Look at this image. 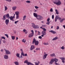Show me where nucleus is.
Listing matches in <instances>:
<instances>
[{
    "mask_svg": "<svg viewBox=\"0 0 65 65\" xmlns=\"http://www.w3.org/2000/svg\"><path fill=\"white\" fill-rule=\"evenodd\" d=\"M11 37H12V40H14V39H15V36H12Z\"/></svg>",
    "mask_w": 65,
    "mask_h": 65,
    "instance_id": "30",
    "label": "nucleus"
},
{
    "mask_svg": "<svg viewBox=\"0 0 65 65\" xmlns=\"http://www.w3.org/2000/svg\"><path fill=\"white\" fill-rule=\"evenodd\" d=\"M24 52H22L21 53V55H23V56H24Z\"/></svg>",
    "mask_w": 65,
    "mask_h": 65,
    "instance_id": "43",
    "label": "nucleus"
},
{
    "mask_svg": "<svg viewBox=\"0 0 65 65\" xmlns=\"http://www.w3.org/2000/svg\"><path fill=\"white\" fill-rule=\"evenodd\" d=\"M35 44L36 45H38L39 44V41H36Z\"/></svg>",
    "mask_w": 65,
    "mask_h": 65,
    "instance_id": "18",
    "label": "nucleus"
},
{
    "mask_svg": "<svg viewBox=\"0 0 65 65\" xmlns=\"http://www.w3.org/2000/svg\"><path fill=\"white\" fill-rule=\"evenodd\" d=\"M17 8V7L16 6H14L12 7L13 10H15Z\"/></svg>",
    "mask_w": 65,
    "mask_h": 65,
    "instance_id": "22",
    "label": "nucleus"
},
{
    "mask_svg": "<svg viewBox=\"0 0 65 65\" xmlns=\"http://www.w3.org/2000/svg\"><path fill=\"white\" fill-rule=\"evenodd\" d=\"M28 65H34L32 63H31L30 62L29 63H28Z\"/></svg>",
    "mask_w": 65,
    "mask_h": 65,
    "instance_id": "44",
    "label": "nucleus"
},
{
    "mask_svg": "<svg viewBox=\"0 0 65 65\" xmlns=\"http://www.w3.org/2000/svg\"><path fill=\"white\" fill-rule=\"evenodd\" d=\"M26 40L25 39H23L22 40V41L23 42H24V43L26 42Z\"/></svg>",
    "mask_w": 65,
    "mask_h": 65,
    "instance_id": "32",
    "label": "nucleus"
},
{
    "mask_svg": "<svg viewBox=\"0 0 65 65\" xmlns=\"http://www.w3.org/2000/svg\"><path fill=\"white\" fill-rule=\"evenodd\" d=\"M64 20H65V19L62 18L61 20L60 21V23H62V22L63 21H64Z\"/></svg>",
    "mask_w": 65,
    "mask_h": 65,
    "instance_id": "29",
    "label": "nucleus"
},
{
    "mask_svg": "<svg viewBox=\"0 0 65 65\" xmlns=\"http://www.w3.org/2000/svg\"><path fill=\"white\" fill-rule=\"evenodd\" d=\"M26 3H31V2L29 1H26Z\"/></svg>",
    "mask_w": 65,
    "mask_h": 65,
    "instance_id": "38",
    "label": "nucleus"
},
{
    "mask_svg": "<svg viewBox=\"0 0 65 65\" xmlns=\"http://www.w3.org/2000/svg\"><path fill=\"white\" fill-rule=\"evenodd\" d=\"M39 38L40 39H42V37L41 36H40L39 37Z\"/></svg>",
    "mask_w": 65,
    "mask_h": 65,
    "instance_id": "51",
    "label": "nucleus"
},
{
    "mask_svg": "<svg viewBox=\"0 0 65 65\" xmlns=\"http://www.w3.org/2000/svg\"><path fill=\"white\" fill-rule=\"evenodd\" d=\"M34 15L35 17H36V18L38 16V15H37V13H34Z\"/></svg>",
    "mask_w": 65,
    "mask_h": 65,
    "instance_id": "21",
    "label": "nucleus"
},
{
    "mask_svg": "<svg viewBox=\"0 0 65 65\" xmlns=\"http://www.w3.org/2000/svg\"><path fill=\"white\" fill-rule=\"evenodd\" d=\"M53 3L54 4H55L57 5H60L61 4V1H59L57 2V1L54 2Z\"/></svg>",
    "mask_w": 65,
    "mask_h": 65,
    "instance_id": "3",
    "label": "nucleus"
},
{
    "mask_svg": "<svg viewBox=\"0 0 65 65\" xmlns=\"http://www.w3.org/2000/svg\"><path fill=\"white\" fill-rule=\"evenodd\" d=\"M42 34L44 35H46V31H42Z\"/></svg>",
    "mask_w": 65,
    "mask_h": 65,
    "instance_id": "19",
    "label": "nucleus"
},
{
    "mask_svg": "<svg viewBox=\"0 0 65 65\" xmlns=\"http://www.w3.org/2000/svg\"><path fill=\"white\" fill-rule=\"evenodd\" d=\"M49 32H51L53 34H56L57 32L56 31H55L53 30H50L49 31Z\"/></svg>",
    "mask_w": 65,
    "mask_h": 65,
    "instance_id": "12",
    "label": "nucleus"
},
{
    "mask_svg": "<svg viewBox=\"0 0 65 65\" xmlns=\"http://www.w3.org/2000/svg\"><path fill=\"white\" fill-rule=\"evenodd\" d=\"M60 48L62 49V50H64V49H65V48H64V46H62Z\"/></svg>",
    "mask_w": 65,
    "mask_h": 65,
    "instance_id": "40",
    "label": "nucleus"
},
{
    "mask_svg": "<svg viewBox=\"0 0 65 65\" xmlns=\"http://www.w3.org/2000/svg\"><path fill=\"white\" fill-rule=\"evenodd\" d=\"M32 26L34 29V27H35V24L34 23H33L32 25Z\"/></svg>",
    "mask_w": 65,
    "mask_h": 65,
    "instance_id": "31",
    "label": "nucleus"
},
{
    "mask_svg": "<svg viewBox=\"0 0 65 65\" xmlns=\"http://www.w3.org/2000/svg\"><path fill=\"white\" fill-rule=\"evenodd\" d=\"M9 22V20L8 19H6L5 20V23L7 25H8V23Z\"/></svg>",
    "mask_w": 65,
    "mask_h": 65,
    "instance_id": "6",
    "label": "nucleus"
},
{
    "mask_svg": "<svg viewBox=\"0 0 65 65\" xmlns=\"http://www.w3.org/2000/svg\"><path fill=\"white\" fill-rule=\"evenodd\" d=\"M14 63L16 65H19V62L17 61L14 62Z\"/></svg>",
    "mask_w": 65,
    "mask_h": 65,
    "instance_id": "24",
    "label": "nucleus"
},
{
    "mask_svg": "<svg viewBox=\"0 0 65 65\" xmlns=\"http://www.w3.org/2000/svg\"><path fill=\"white\" fill-rule=\"evenodd\" d=\"M55 12H56V13L57 14H59V12L58 11V10H57V9H56L55 10Z\"/></svg>",
    "mask_w": 65,
    "mask_h": 65,
    "instance_id": "27",
    "label": "nucleus"
},
{
    "mask_svg": "<svg viewBox=\"0 0 65 65\" xmlns=\"http://www.w3.org/2000/svg\"><path fill=\"white\" fill-rule=\"evenodd\" d=\"M16 56L17 57H18V58H20V54L17 53Z\"/></svg>",
    "mask_w": 65,
    "mask_h": 65,
    "instance_id": "33",
    "label": "nucleus"
},
{
    "mask_svg": "<svg viewBox=\"0 0 65 65\" xmlns=\"http://www.w3.org/2000/svg\"><path fill=\"white\" fill-rule=\"evenodd\" d=\"M2 40V38H1V39H0V44H1V42Z\"/></svg>",
    "mask_w": 65,
    "mask_h": 65,
    "instance_id": "46",
    "label": "nucleus"
},
{
    "mask_svg": "<svg viewBox=\"0 0 65 65\" xmlns=\"http://www.w3.org/2000/svg\"><path fill=\"white\" fill-rule=\"evenodd\" d=\"M43 44L44 45H48V43H44Z\"/></svg>",
    "mask_w": 65,
    "mask_h": 65,
    "instance_id": "39",
    "label": "nucleus"
},
{
    "mask_svg": "<svg viewBox=\"0 0 65 65\" xmlns=\"http://www.w3.org/2000/svg\"><path fill=\"white\" fill-rule=\"evenodd\" d=\"M31 32L32 33H31V34H34V31H33V30H31Z\"/></svg>",
    "mask_w": 65,
    "mask_h": 65,
    "instance_id": "50",
    "label": "nucleus"
},
{
    "mask_svg": "<svg viewBox=\"0 0 65 65\" xmlns=\"http://www.w3.org/2000/svg\"><path fill=\"white\" fill-rule=\"evenodd\" d=\"M46 24H47V25H50V23H49L48 22H47L46 23Z\"/></svg>",
    "mask_w": 65,
    "mask_h": 65,
    "instance_id": "58",
    "label": "nucleus"
},
{
    "mask_svg": "<svg viewBox=\"0 0 65 65\" xmlns=\"http://www.w3.org/2000/svg\"><path fill=\"white\" fill-rule=\"evenodd\" d=\"M15 18L13 17H12V16H11V17H9V19H10V20L11 21L12 20V21H14V20H13V19H14Z\"/></svg>",
    "mask_w": 65,
    "mask_h": 65,
    "instance_id": "11",
    "label": "nucleus"
},
{
    "mask_svg": "<svg viewBox=\"0 0 65 65\" xmlns=\"http://www.w3.org/2000/svg\"><path fill=\"white\" fill-rule=\"evenodd\" d=\"M52 19H54V15H53L52 16Z\"/></svg>",
    "mask_w": 65,
    "mask_h": 65,
    "instance_id": "54",
    "label": "nucleus"
},
{
    "mask_svg": "<svg viewBox=\"0 0 65 65\" xmlns=\"http://www.w3.org/2000/svg\"><path fill=\"white\" fill-rule=\"evenodd\" d=\"M4 58L5 59H8V56L7 55H5L4 56Z\"/></svg>",
    "mask_w": 65,
    "mask_h": 65,
    "instance_id": "17",
    "label": "nucleus"
},
{
    "mask_svg": "<svg viewBox=\"0 0 65 65\" xmlns=\"http://www.w3.org/2000/svg\"><path fill=\"white\" fill-rule=\"evenodd\" d=\"M51 57H54L55 56V54L54 53H53L50 55Z\"/></svg>",
    "mask_w": 65,
    "mask_h": 65,
    "instance_id": "26",
    "label": "nucleus"
},
{
    "mask_svg": "<svg viewBox=\"0 0 65 65\" xmlns=\"http://www.w3.org/2000/svg\"><path fill=\"white\" fill-rule=\"evenodd\" d=\"M58 39V37H55L54 38H53L52 39L53 41H54V40H57V39Z\"/></svg>",
    "mask_w": 65,
    "mask_h": 65,
    "instance_id": "20",
    "label": "nucleus"
},
{
    "mask_svg": "<svg viewBox=\"0 0 65 65\" xmlns=\"http://www.w3.org/2000/svg\"><path fill=\"white\" fill-rule=\"evenodd\" d=\"M63 28H64V29H65V25H63Z\"/></svg>",
    "mask_w": 65,
    "mask_h": 65,
    "instance_id": "63",
    "label": "nucleus"
},
{
    "mask_svg": "<svg viewBox=\"0 0 65 65\" xmlns=\"http://www.w3.org/2000/svg\"><path fill=\"white\" fill-rule=\"evenodd\" d=\"M56 29L57 30H58V29H59V26H57Z\"/></svg>",
    "mask_w": 65,
    "mask_h": 65,
    "instance_id": "59",
    "label": "nucleus"
},
{
    "mask_svg": "<svg viewBox=\"0 0 65 65\" xmlns=\"http://www.w3.org/2000/svg\"><path fill=\"white\" fill-rule=\"evenodd\" d=\"M26 15H24L23 16V20L24 21L26 20Z\"/></svg>",
    "mask_w": 65,
    "mask_h": 65,
    "instance_id": "23",
    "label": "nucleus"
},
{
    "mask_svg": "<svg viewBox=\"0 0 65 65\" xmlns=\"http://www.w3.org/2000/svg\"><path fill=\"white\" fill-rule=\"evenodd\" d=\"M28 56V55H27V54H24V55L23 56Z\"/></svg>",
    "mask_w": 65,
    "mask_h": 65,
    "instance_id": "47",
    "label": "nucleus"
},
{
    "mask_svg": "<svg viewBox=\"0 0 65 65\" xmlns=\"http://www.w3.org/2000/svg\"><path fill=\"white\" fill-rule=\"evenodd\" d=\"M57 19L58 20L59 19V17L57 16H56L55 19V22H56L57 21Z\"/></svg>",
    "mask_w": 65,
    "mask_h": 65,
    "instance_id": "16",
    "label": "nucleus"
},
{
    "mask_svg": "<svg viewBox=\"0 0 65 65\" xmlns=\"http://www.w3.org/2000/svg\"><path fill=\"white\" fill-rule=\"evenodd\" d=\"M35 48V47L34 45H32L31 47L30 48V50L31 51H32L33 49H34Z\"/></svg>",
    "mask_w": 65,
    "mask_h": 65,
    "instance_id": "9",
    "label": "nucleus"
},
{
    "mask_svg": "<svg viewBox=\"0 0 65 65\" xmlns=\"http://www.w3.org/2000/svg\"><path fill=\"white\" fill-rule=\"evenodd\" d=\"M35 65H39V64L37 63V62H35Z\"/></svg>",
    "mask_w": 65,
    "mask_h": 65,
    "instance_id": "53",
    "label": "nucleus"
},
{
    "mask_svg": "<svg viewBox=\"0 0 65 65\" xmlns=\"http://www.w3.org/2000/svg\"><path fill=\"white\" fill-rule=\"evenodd\" d=\"M48 56V54H46L43 55V59H45V58H46V56Z\"/></svg>",
    "mask_w": 65,
    "mask_h": 65,
    "instance_id": "8",
    "label": "nucleus"
},
{
    "mask_svg": "<svg viewBox=\"0 0 65 65\" xmlns=\"http://www.w3.org/2000/svg\"><path fill=\"white\" fill-rule=\"evenodd\" d=\"M33 35H34V34H30L28 35V37L29 38H31L33 36Z\"/></svg>",
    "mask_w": 65,
    "mask_h": 65,
    "instance_id": "10",
    "label": "nucleus"
},
{
    "mask_svg": "<svg viewBox=\"0 0 65 65\" xmlns=\"http://www.w3.org/2000/svg\"><path fill=\"white\" fill-rule=\"evenodd\" d=\"M24 63H27V65H29V64L30 63V62H28V60H26L24 62Z\"/></svg>",
    "mask_w": 65,
    "mask_h": 65,
    "instance_id": "15",
    "label": "nucleus"
},
{
    "mask_svg": "<svg viewBox=\"0 0 65 65\" xmlns=\"http://www.w3.org/2000/svg\"><path fill=\"white\" fill-rule=\"evenodd\" d=\"M2 39H4L5 40V39H5V38L4 37H2Z\"/></svg>",
    "mask_w": 65,
    "mask_h": 65,
    "instance_id": "41",
    "label": "nucleus"
},
{
    "mask_svg": "<svg viewBox=\"0 0 65 65\" xmlns=\"http://www.w3.org/2000/svg\"><path fill=\"white\" fill-rule=\"evenodd\" d=\"M6 17L7 18H8V19H9V17H10V16H9V13H8L7 14L3 16V20L4 21L6 20Z\"/></svg>",
    "mask_w": 65,
    "mask_h": 65,
    "instance_id": "2",
    "label": "nucleus"
},
{
    "mask_svg": "<svg viewBox=\"0 0 65 65\" xmlns=\"http://www.w3.org/2000/svg\"><path fill=\"white\" fill-rule=\"evenodd\" d=\"M50 12H53V8H51L50 10Z\"/></svg>",
    "mask_w": 65,
    "mask_h": 65,
    "instance_id": "37",
    "label": "nucleus"
},
{
    "mask_svg": "<svg viewBox=\"0 0 65 65\" xmlns=\"http://www.w3.org/2000/svg\"><path fill=\"white\" fill-rule=\"evenodd\" d=\"M58 61V59L56 58H55L54 59H52L49 62V64L52 65V64H53V62H54V61L56 62H57Z\"/></svg>",
    "mask_w": 65,
    "mask_h": 65,
    "instance_id": "1",
    "label": "nucleus"
},
{
    "mask_svg": "<svg viewBox=\"0 0 65 65\" xmlns=\"http://www.w3.org/2000/svg\"><path fill=\"white\" fill-rule=\"evenodd\" d=\"M3 41L4 43H5V42H6V41L5 40H3Z\"/></svg>",
    "mask_w": 65,
    "mask_h": 65,
    "instance_id": "62",
    "label": "nucleus"
},
{
    "mask_svg": "<svg viewBox=\"0 0 65 65\" xmlns=\"http://www.w3.org/2000/svg\"><path fill=\"white\" fill-rule=\"evenodd\" d=\"M19 18H20V15H16V19H19Z\"/></svg>",
    "mask_w": 65,
    "mask_h": 65,
    "instance_id": "28",
    "label": "nucleus"
},
{
    "mask_svg": "<svg viewBox=\"0 0 65 65\" xmlns=\"http://www.w3.org/2000/svg\"><path fill=\"white\" fill-rule=\"evenodd\" d=\"M5 51L6 52V55H8L9 54H10L11 53H10V52L8 50H7L5 49Z\"/></svg>",
    "mask_w": 65,
    "mask_h": 65,
    "instance_id": "4",
    "label": "nucleus"
},
{
    "mask_svg": "<svg viewBox=\"0 0 65 65\" xmlns=\"http://www.w3.org/2000/svg\"><path fill=\"white\" fill-rule=\"evenodd\" d=\"M37 11V10H34V12H36Z\"/></svg>",
    "mask_w": 65,
    "mask_h": 65,
    "instance_id": "61",
    "label": "nucleus"
},
{
    "mask_svg": "<svg viewBox=\"0 0 65 65\" xmlns=\"http://www.w3.org/2000/svg\"><path fill=\"white\" fill-rule=\"evenodd\" d=\"M38 35H40V32H39V31H38Z\"/></svg>",
    "mask_w": 65,
    "mask_h": 65,
    "instance_id": "57",
    "label": "nucleus"
},
{
    "mask_svg": "<svg viewBox=\"0 0 65 65\" xmlns=\"http://www.w3.org/2000/svg\"><path fill=\"white\" fill-rule=\"evenodd\" d=\"M6 1H8L9 2H11V0H5Z\"/></svg>",
    "mask_w": 65,
    "mask_h": 65,
    "instance_id": "56",
    "label": "nucleus"
},
{
    "mask_svg": "<svg viewBox=\"0 0 65 65\" xmlns=\"http://www.w3.org/2000/svg\"><path fill=\"white\" fill-rule=\"evenodd\" d=\"M1 51L2 52H3V50L2 49V50H1Z\"/></svg>",
    "mask_w": 65,
    "mask_h": 65,
    "instance_id": "60",
    "label": "nucleus"
},
{
    "mask_svg": "<svg viewBox=\"0 0 65 65\" xmlns=\"http://www.w3.org/2000/svg\"><path fill=\"white\" fill-rule=\"evenodd\" d=\"M5 11H6V10H7V7L6 6H5Z\"/></svg>",
    "mask_w": 65,
    "mask_h": 65,
    "instance_id": "35",
    "label": "nucleus"
},
{
    "mask_svg": "<svg viewBox=\"0 0 65 65\" xmlns=\"http://www.w3.org/2000/svg\"><path fill=\"white\" fill-rule=\"evenodd\" d=\"M18 22H19V21H15L14 22L15 24H17V23H18Z\"/></svg>",
    "mask_w": 65,
    "mask_h": 65,
    "instance_id": "55",
    "label": "nucleus"
},
{
    "mask_svg": "<svg viewBox=\"0 0 65 65\" xmlns=\"http://www.w3.org/2000/svg\"><path fill=\"white\" fill-rule=\"evenodd\" d=\"M42 29L43 30V31H46V29L44 28H42Z\"/></svg>",
    "mask_w": 65,
    "mask_h": 65,
    "instance_id": "42",
    "label": "nucleus"
},
{
    "mask_svg": "<svg viewBox=\"0 0 65 65\" xmlns=\"http://www.w3.org/2000/svg\"><path fill=\"white\" fill-rule=\"evenodd\" d=\"M50 21V18H48L47 19V22H49Z\"/></svg>",
    "mask_w": 65,
    "mask_h": 65,
    "instance_id": "49",
    "label": "nucleus"
},
{
    "mask_svg": "<svg viewBox=\"0 0 65 65\" xmlns=\"http://www.w3.org/2000/svg\"><path fill=\"white\" fill-rule=\"evenodd\" d=\"M57 16H58V20H61L62 19V18L60 17H59V15H57Z\"/></svg>",
    "mask_w": 65,
    "mask_h": 65,
    "instance_id": "34",
    "label": "nucleus"
},
{
    "mask_svg": "<svg viewBox=\"0 0 65 65\" xmlns=\"http://www.w3.org/2000/svg\"><path fill=\"white\" fill-rule=\"evenodd\" d=\"M42 27H46V26L45 25H42Z\"/></svg>",
    "mask_w": 65,
    "mask_h": 65,
    "instance_id": "52",
    "label": "nucleus"
},
{
    "mask_svg": "<svg viewBox=\"0 0 65 65\" xmlns=\"http://www.w3.org/2000/svg\"><path fill=\"white\" fill-rule=\"evenodd\" d=\"M36 39H35V38H34L33 41H32V44H34L36 42Z\"/></svg>",
    "mask_w": 65,
    "mask_h": 65,
    "instance_id": "13",
    "label": "nucleus"
},
{
    "mask_svg": "<svg viewBox=\"0 0 65 65\" xmlns=\"http://www.w3.org/2000/svg\"><path fill=\"white\" fill-rule=\"evenodd\" d=\"M36 19L39 20H40L42 19V17L40 15H38Z\"/></svg>",
    "mask_w": 65,
    "mask_h": 65,
    "instance_id": "5",
    "label": "nucleus"
},
{
    "mask_svg": "<svg viewBox=\"0 0 65 65\" xmlns=\"http://www.w3.org/2000/svg\"><path fill=\"white\" fill-rule=\"evenodd\" d=\"M5 36H6L8 38L9 37H8V34H5Z\"/></svg>",
    "mask_w": 65,
    "mask_h": 65,
    "instance_id": "36",
    "label": "nucleus"
},
{
    "mask_svg": "<svg viewBox=\"0 0 65 65\" xmlns=\"http://www.w3.org/2000/svg\"><path fill=\"white\" fill-rule=\"evenodd\" d=\"M15 14L16 15H19L20 12L19 11H17L15 12Z\"/></svg>",
    "mask_w": 65,
    "mask_h": 65,
    "instance_id": "14",
    "label": "nucleus"
},
{
    "mask_svg": "<svg viewBox=\"0 0 65 65\" xmlns=\"http://www.w3.org/2000/svg\"><path fill=\"white\" fill-rule=\"evenodd\" d=\"M34 28V29H38V28H39V26L38 25H35V27Z\"/></svg>",
    "mask_w": 65,
    "mask_h": 65,
    "instance_id": "25",
    "label": "nucleus"
},
{
    "mask_svg": "<svg viewBox=\"0 0 65 65\" xmlns=\"http://www.w3.org/2000/svg\"><path fill=\"white\" fill-rule=\"evenodd\" d=\"M60 59H61L62 61V62L63 63H64V60H65V58L64 57H60Z\"/></svg>",
    "mask_w": 65,
    "mask_h": 65,
    "instance_id": "7",
    "label": "nucleus"
},
{
    "mask_svg": "<svg viewBox=\"0 0 65 65\" xmlns=\"http://www.w3.org/2000/svg\"><path fill=\"white\" fill-rule=\"evenodd\" d=\"M35 7L36 9H38L39 8L37 6H35Z\"/></svg>",
    "mask_w": 65,
    "mask_h": 65,
    "instance_id": "45",
    "label": "nucleus"
},
{
    "mask_svg": "<svg viewBox=\"0 0 65 65\" xmlns=\"http://www.w3.org/2000/svg\"><path fill=\"white\" fill-rule=\"evenodd\" d=\"M26 30H25V29H24L23 30V31H24V32H25V31H26Z\"/></svg>",
    "mask_w": 65,
    "mask_h": 65,
    "instance_id": "64",
    "label": "nucleus"
},
{
    "mask_svg": "<svg viewBox=\"0 0 65 65\" xmlns=\"http://www.w3.org/2000/svg\"><path fill=\"white\" fill-rule=\"evenodd\" d=\"M39 50H40V48H37L36 49V50H37V51Z\"/></svg>",
    "mask_w": 65,
    "mask_h": 65,
    "instance_id": "48",
    "label": "nucleus"
}]
</instances>
